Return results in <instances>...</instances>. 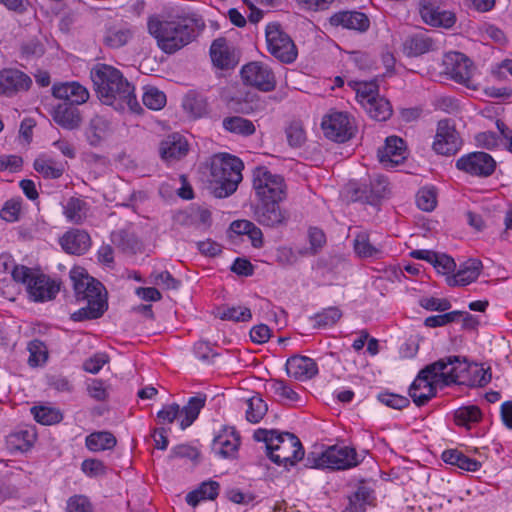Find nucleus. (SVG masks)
<instances>
[{
    "label": "nucleus",
    "mask_w": 512,
    "mask_h": 512,
    "mask_svg": "<svg viewBox=\"0 0 512 512\" xmlns=\"http://www.w3.org/2000/svg\"><path fill=\"white\" fill-rule=\"evenodd\" d=\"M422 308L429 311L444 312L451 307V303L447 299H439L434 297H425L419 301Z\"/></svg>",
    "instance_id": "nucleus-62"
},
{
    "label": "nucleus",
    "mask_w": 512,
    "mask_h": 512,
    "mask_svg": "<svg viewBox=\"0 0 512 512\" xmlns=\"http://www.w3.org/2000/svg\"><path fill=\"white\" fill-rule=\"evenodd\" d=\"M244 235L250 239L253 247L263 246V233L257 226H230L227 230L228 238L235 243Z\"/></svg>",
    "instance_id": "nucleus-39"
},
{
    "label": "nucleus",
    "mask_w": 512,
    "mask_h": 512,
    "mask_svg": "<svg viewBox=\"0 0 512 512\" xmlns=\"http://www.w3.org/2000/svg\"><path fill=\"white\" fill-rule=\"evenodd\" d=\"M243 162L230 154H217L210 162V183L217 198L232 195L242 181Z\"/></svg>",
    "instance_id": "nucleus-5"
},
{
    "label": "nucleus",
    "mask_w": 512,
    "mask_h": 512,
    "mask_svg": "<svg viewBox=\"0 0 512 512\" xmlns=\"http://www.w3.org/2000/svg\"><path fill=\"white\" fill-rule=\"evenodd\" d=\"M252 184L259 201L255 214L260 224L296 221L279 208V202L286 197V184L281 175L272 173L265 166H259L253 170Z\"/></svg>",
    "instance_id": "nucleus-1"
},
{
    "label": "nucleus",
    "mask_w": 512,
    "mask_h": 512,
    "mask_svg": "<svg viewBox=\"0 0 512 512\" xmlns=\"http://www.w3.org/2000/svg\"><path fill=\"white\" fill-rule=\"evenodd\" d=\"M437 272L443 275H449L456 268L454 259L446 254L437 253V259L432 264Z\"/></svg>",
    "instance_id": "nucleus-63"
},
{
    "label": "nucleus",
    "mask_w": 512,
    "mask_h": 512,
    "mask_svg": "<svg viewBox=\"0 0 512 512\" xmlns=\"http://www.w3.org/2000/svg\"><path fill=\"white\" fill-rule=\"evenodd\" d=\"M81 470L89 477H97L106 474V467L101 460L86 459L82 462Z\"/></svg>",
    "instance_id": "nucleus-60"
},
{
    "label": "nucleus",
    "mask_w": 512,
    "mask_h": 512,
    "mask_svg": "<svg viewBox=\"0 0 512 512\" xmlns=\"http://www.w3.org/2000/svg\"><path fill=\"white\" fill-rule=\"evenodd\" d=\"M12 278L25 286L28 299L32 302L52 301L60 291L59 281L23 265L13 268Z\"/></svg>",
    "instance_id": "nucleus-7"
},
{
    "label": "nucleus",
    "mask_w": 512,
    "mask_h": 512,
    "mask_svg": "<svg viewBox=\"0 0 512 512\" xmlns=\"http://www.w3.org/2000/svg\"><path fill=\"white\" fill-rule=\"evenodd\" d=\"M207 99L195 90H190L183 98V109L193 118H200L207 113Z\"/></svg>",
    "instance_id": "nucleus-34"
},
{
    "label": "nucleus",
    "mask_w": 512,
    "mask_h": 512,
    "mask_svg": "<svg viewBox=\"0 0 512 512\" xmlns=\"http://www.w3.org/2000/svg\"><path fill=\"white\" fill-rule=\"evenodd\" d=\"M28 351L30 353L28 362L31 366H38L47 360V348L40 340L31 341L28 344Z\"/></svg>",
    "instance_id": "nucleus-54"
},
{
    "label": "nucleus",
    "mask_w": 512,
    "mask_h": 512,
    "mask_svg": "<svg viewBox=\"0 0 512 512\" xmlns=\"http://www.w3.org/2000/svg\"><path fill=\"white\" fill-rule=\"evenodd\" d=\"M253 437L266 444L267 455L275 464L294 466L304 457L303 446L293 433L260 428L254 432Z\"/></svg>",
    "instance_id": "nucleus-4"
},
{
    "label": "nucleus",
    "mask_w": 512,
    "mask_h": 512,
    "mask_svg": "<svg viewBox=\"0 0 512 512\" xmlns=\"http://www.w3.org/2000/svg\"><path fill=\"white\" fill-rule=\"evenodd\" d=\"M50 113L54 122L64 129L73 130L82 121L79 110L68 103L57 104Z\"/></svg>",
    "instance_id": "nucleus-30"
},
{
    "label": "nucleus",
    "mask_w": 512,
    "mask_h": 512,
    "mask_svg": "<svg viewBox=\"0 0 512 512\" xmlns=\"http://www.w3.org/2000/svg\"><path fill=\"white\" fill-rule=\"evenodd\" d=\"M210 57L214 66L220 69L232 68L237 63L232 46L223 37L217 38L212 42Z\"/></svg>",
    "instance_id": "nucleus-25"
},
{
    "label": "nucleus",
    "mask_w": 512,
    "mask_h": 512,
    "mask_svg": "<svg viewBox=\"0 0 512 512\" xmlns=\"http://www.w3.org/2000/svg\"><path fill=\"white\" fill-rule=\"evenodd\" d=\"M307 460L315 468H329L333 470H345L357 466L360 463L357 452L348 446H331L326 449L318 458L311 457Z\"/></svg>",
    "instance_id": "nucleus-11"
},
{
    "label": "nucleus",
    "mask_w": 512,
    "mask_h": 512,
    "mask_svg": "<svg viewBox=\"0 0 512 512\" xmlns=\"http://www.w3.org/2000/svg\"><path fill=\"white\" fill-rule=\"evenodd\" d=\"M285 133L291 147L299 148L306 142V132L301 121L294 120L290 122Z\"/></svg>",
    "instance_id": "nucleus-52"
},
{
    "label": "nucleus",
    "mask_w": 512,
    "mask_h": 512,
    "mask_svg": "<svg viewBox=\"0 0 512 512\" xmlns=\"http://www.w3.org/2000/svg\"><path fill=\"white\" fill-rule=\"evenodd\" d=\"M419 13L424 21L432 27L449 29L456 23L453 12L440 7V0H419Z\"/></svg>",
    "instance_id": "nucleus-19"
},
{
    "label": "nucleus",
    "mask_w": 512,
    "mask_h": 512,
    "mask_svg": "<svg viewBox=\"0 0 512 512\" xmlns=\"http://www.w3.org/2000/svg\"><path fill=\"white\" fill-rule=\"evenodd\" d=\"M21 203L18 200H10L1 209L0 216L6 222H15L19 219Z\"/></svg>",
    "instance_id": "nucleus-61"
},
{
    "label": "nucleus",
    "mask_w": 512,
    "mask_h": 512,
    "mask_svg": "<svg viewBox=\"0 0 512 512\" xmlns=\"http://www.w3.org/2000/svg\"><path fill=\"white\" fill-rule=\"evenodd\" d=\"M308 239L311 248V255H316L326 244V235L322 229L317 226L310 227Z\"/></svg>",
    "instance_id": "nucleus-57"
},
{
    "label": "nucleus",
    "mask_w": 512,
    "mask_h": 512,
    "mask_svg": "<svg viewBox=\"0 0 512 512\" xmlns=\"http://www.w3.org/2000/svg\"><path fill=\"white\" fill-rule=\"evenodd\" d=\"M240 438L233 428L225 429L213 440V450L224 458L232 457L238 450Z\"/></svg>",
    "instance_id": "nucleus-32"
},
{
    "label": "nucleus",
    "mask_w": 512,
    "mask_h": 512,
    "mask_svg": "<svg viewBox=\"0 0 512 512\" xmlns=\"http://www.w3.org/2000/svg\"><path fill=\"white\" fill-rule=\"evenodd\" d=\"M66 512H93V508L87 497L75 495L68 499Z\"/></svg>",
    "instance_id": "nucleus-58"
},
{
    "label": "nucleus",
    "mask_w": 512,
    "mask_h": 512,
    "mask_svg": "<svg viewBox=\"0 0 512 512\" xmlns=\"http://www.w3.org/2000/svg\"><path fill=\"white\" fill-rule=\"evenodd\" d=\"M456 168L470 176L487 178L496 170L494 158L483 151H475L462 155L456 160Z\"/></svg>",
    "instance_id": "nucleus-14"
},
{
    "label": "nucleus",
    "mask_w": 512,
    "mask_h": 512,
    "mask_svg": "<svg viewBox=\"0 0 512 512\" xmlns=\"http://www.w3.org/2000/svg\"><path fill=\"white\" fill-rule=\"evenodd\" d=\"M34 168L44 177L51 179L59 178L64 172L63 164L56 163L45 157H38L34 162Z\"/></svg>",
    "instance_id": "nucleus-43"
},
{
    "label": "nucleus",
    "mask_w": 512,
    "mask_h": 512,
    "mask_svg": "<svg viewBox=\"0 0 512 512\" xmlns=\"http://www.w3.org/2000/svg\"><path fill=\"white\" fill-rule=\"evenodd\" d=\"M380 162L386 167H394L406 158V146L403 139L397 136L386 138L385 145L378 150Z\"/></svg>",
    "instance_id": "nucleus-20"
},
{
    "label": "nucleus",
    "mask_w": 512,
    "mask_h": 512,
    "mask_svg": "<svg viewBox=\"0 0 512 512\" xmlns=\"http://www.w3.org/2000/svg\"><path fill=\"white\" fill-rule=\"evenodd\" d=\"M461 315V311H451L441 315H433L427 317L424 321V324L430 328L441 327L459 320Z\"/></svg>",
    "instance_id": "nucleus-55"
},
{
    "label": "nucleus",
    "mask_w": 512,
    "mask_h": 512,
    "mask_svg": "<svg viewBox=\"0 0 512 512\" xmlns=\"http://www.w3.org/2000/svg\"><path fill=\"white\" fill-rule=\"evenodd\" d=\"M408 56H419L438 49L437 42L427 32H418L408 36L403 43Z\"/></svg>",
    "instance_id": "nucleus-29"
},
{
    "label": "nucleus",
    "mask_w": 512,
    "mask_h": 512,
    "mask_svg": "<svg viewBox=\"0 0 512 512\" xmlns=\"http://www.w3.org/2000/svg\"><path fill=\"white\" fill-rule=\"evenodd\" d=\"M99 100L118 111L138 113L141 107L136 99L134 87L113 66L99 63L90 72Z\"/></svg>",
    "instance_id": "nucleus-2"
},
{
    "label": "nucleus",
    "mask_w": 512,
    "mask_h": 512,
    "mask_svg": "<svg viewBox=\"0 0 512 512\" xmlns=\"http://www.w3.org/2000/svg\"><path fill=\"white\" fill-rule=\"evenodd\" d=\"M36 432L33 428L20 429L12 432L7 437V445L14 451H27L36 441Z\"/></svg>",
    "instance_id": "nucleus-33"
},
{
    "label": "nucleus",
    "mask_w": 512,
    "mask_h": 512,
    "mask_svg": "<svg viewBox=\"0 0 512 512\" xmlns=\"http://www.w3.org/2000/svg\"><path fill=\"white\" fill-rule=\"evenodd\" d=\"M482 269V262L476 258L466 260L453 275L447 276V284L451 287L466 286L479 277Z\"/></svg>",
    "instance_id": "nucleus-27"
},
{
    "label": "nucleus",
    "mask_w": 512,
    "mask_h": 512,
    "mask_svg": "<svg viewBox=\"0 0 512 512\" xmlns=\"http://www.w3.org/2000/svg\"><path fill=\"white\" fill-rule=\"evenodd\" d=\"M370 500V491L368 488L361 486L348 497V505L345 512H363Z\"/></svg>",
    "instance_id": "nucleus-46"
},
{
    "label": "nucleus",
    "mask_w": 512,
    "mask_h": 512,
    "mask_svg": "<svg viewBox=\"0 0 512 512\" xmlns=\"http://www.w3.org/2000/svg\"><path fill=\"white\" fill-rule=\"evenodd\" d=\"M356 92V98L364 106L366 100H373L379 96V87L376 82H353L351 84Z\"/></svg>",
    "instance_id": "nucleus-49"
},
{
    "label": "nucleus",
    "mask_w": 512,
    "mask_h": 512,
    "mask_svg": "<svg viewBox=\"0 0 512 512\" xmlns=\"http://www.w3.org/2000/svg\"><path fill=\"white\" fill-rule=\"evenodd\" d=\"M75 295L78 300H86L87 305L72 314V319L82 321L96 319L107 309V302L102 294L103 286L96 279L90 277L82 267H74L70 271Z\"/></svg>",
    "instance_id": "nucleus-3"
},
{
    "label": "nucleus",
    "mask_w": 512,
    "mask_h": 512,
    "mask_svg": "<svg viewBox=\"0 0 512 512\" xmlns=\"http://www.w3.org/2000/svg\"><path fill=\"white\" fill-rule=\"evenodd\" d=\"M441 383L431 364L422 369L409 388V395L417 406L425 405L436 394L434 384Z\"/></svg>",
    "instance_id": "nucleus-16"
},
{
    "label": "nucleus",
    "mask_w": 512,
    "mask_h": 512,
    "mask_svg": "<svg viewBox=\"0 0 512 512\" xmlns=\"http://www.w3.org/2000/svg\"><path fill=\"white\" fill-rule=\"evenodd\" d=\"M217 317L221 320L246 322L252 318L251 311L244 306H224L217 309Z\"/></svg>",
    "instance_id": "nucleus-41"
},
{
    "label": "nucleus",
    "mask_w": 512,
    "mask_h": 512,
    "mask_svg": "<svg viewBox=\"0 0 512 512\" xmlns=\"http://www.w3.org/2000/svg\"><path fill=\"white\" fill-rule=\"evenodd\" d=\"M188 150V142L180 133H170L162 140V160L178 161L186 156Z\"/></svg>",
    "instance_id": "nucleus-28"
},
{
    "label": "nucleus",
    "mask_w": 512,
    "mask_h": 512,
    "mask_svg": "<svg viewBox=\"0 0 512 512\" xmlns=\"http://www.w3.org/2000/svg\"><path fill=\"white\" fill-rule=\"evenodd\" d=\"M267 49L269 53L282 63H292L298 52L291 37L277 22L267 24L265 29Z\"/></svg>",
    "instance_id": "nucleus-8"
},
{
    "label": "nucleus",
    "mask_w": 512,
    "mask_h": 512,
    "mask_svg": "<svg viewBox=\"0 0 512 512\" xmlns=\"http://www.w3.org/2000/svg\"><path fill=\"white\" fill-rule=\"evenodd\" d=\"M287 374L296 380L311 379L318 373L316 362L306 356H292L286 362Z\"/></svg>",
    "instance_id": "nucleus-24"
},
{
    "label": "nucleus",
    "mask_w": 512,
    "mask_h": 512,
    "mask_svg": "<svg viewBox=\"0 0 512 512\" xmlns=\"http://www.w3.org/2000/svg\"><path fill=\"white\" fill-rule=\"evenodd\" d=\"M108 361L109 358L105 353H97L84 362L83 368L89 373L96 374Z\"/></svg>",
    "instance_id": "nucleus-64"
},
{
    "label": "nucleus",
    "mask_w": 512,
    "mask_h": 512,
    "mask_svg": "<svg viewBox=\"0 0 512 512\" xmlns=\"http://www.w3.org/2000/svg\"><path fill=\"white\" fill-rule=\"evenodd\" d=\"M481 411L477 406L471 405L458 408L454 413L455 423L459 426L470 428L471 423L478 422Z\"/></svg>",
    "instance_id": "nucleus-47"
},
{
    "label": "nucleus",
    "mask_w": 512,
    "mask_h": 512,
    "mask_svg": "<svg viewBox=\"0 0 512 512\" xmlns=\"http://www.w3.org/2000/svg\"><path fill=\"white\" fill-rule=\"evenodd\" d=\"M333 26H342L346 29L365 32L369 29L370 20L362 12L359 11H340L333 14L330 18Z\"/></svg>",
    "instance_id": "nucleus-26"
},
{
    "label": "nucleus",
    "mask_w": 512,
    "mask_h": 512,
    "mask_svg": "<svg viewBox=\"0 0 512 512\" xmlns=\"http://www.w3.org/2000/svg\"><path fill=\"white\" fill-rule=\"evenodd\" d=\"M342 317V311L335 306L323 309L314 315L315 326L328 327L336 324Z\"/></svg>",
    "instance_id": "nucleus-53"
},
{
    "label": "nucleus",
    "mask_w": 512,
    "mask_h": 512,
    "mask_svg": "<svg viewBox=\"0 0 512 512\" xmlns=\"http://www.w3.org/2000/svg\"><path fill=\"white\" fill-rule=\"evenodd\" d=\"M416 203L423 211H432L436 206V193L433 189L423 188L416 195Z\"/></svg>",
    "instance_id": "nucleus-56"
},
{
    "label": "nucleus",
    "mask_w": 512,
    "mask_h": 512,
    "mask_svg": "<svg viewBox=\"0 0 512 512\" xmlns=\"http://www.w3.org/2000/svg\"><path fill=\"white\" fill-rule=\"evenodd\" d=\"M117 440L114 435L107 431L91 433L86 437V446L90 451L100 452L114 448Z\"/></svg>",
    "instance_id": "nucleus-40"
},
{
    "label": "nucleus",
    "mask_w": 512,
    "mask_h": 512,
    "mask_svg": "<svg viewBox=\"0 0 512 512\" xmlns=\"http://www.w3.org/2000/svg\"><path fill=\"white\" fill-rule=\"evenodd\" d=\"M110 136V125L102 117H95L91 120L86 131V137L90 145L98 146Z\"/></svg>",
    "instance_id": "nucleus-38"
},
{
    "label": "nucleus",
    "mask_w": 512,
    "mask_h": 512,
    "mask_svg": "<svg viewBox=\"0 0 512 512\" xmlns=\"http://www.w3.org/2000/svg\"><path fill=\"white\" fill-rule=\"evenodd\" d=\"M32 83L31 78L18 69H3L0 71V94L27 90Z\"/></svg>",
    "instance_id": "nucleus-21"
},
{
    "label": "nucleus",
    "mask_w": 512,
    "mask_h": 512,
    "mask_svg": "<svg viewBox=\"0 0 512 512\" xmlns=\"http://www.w3.org/2000/svg\"><path fill=\"white\" fill-rule=\"evenodd\" d=\"M223 128L229 132L243 137L251 136L255 133L254 123L241 116L226 117L222 121Z\"/></svg>",
    "instance_id": "nucleus-37"
},
{
    "label": "nucleus",
    "mask_w": 512,
    "mask_h": 512,
    "mask_svg": "<svg viewBox=\"0 0 512 512\" xmlns=\"http://www.w3.org/2000/svg\"><path fill=\"white\" fill-rule=\"evenodd\" d=\"M353 246L355 253L360 258L376 257L381 252L380 247L372 244L366 233H359L354 239Z\"/></svg>",
    "instance_id": "nucleus-42"
},
{
    "label": "nucleus",
    "mask_w": 512,
    "mask_h": 512,
    "mask_svg": "<svg viewBox=\"0 0 512 512\" xmlns=\"http://www.w3.org/2000/svg\"><path fill=\"white\" fill-rule=\"evenodd\" d=\"M431 368L436 369L440 381L444 385L459 384L468 385L471 383L473 369L459 356H448L431 363Z\"/></svg>",
    "instance_id": "nucleus-10"
},
{
    "label": "nucleus",
    "mask_w": 512,
    "mask_h": 512,
    "mask_svg": "<svg viewBox=\"0 0 512 512\" xmlns=\"http://www.w3.org/2000/svg\"><path fill=\"white\" fill-rule=\"evenodd\" d=\"M241 76L245 84L264 92L272 91L276 86L272 70L261 62H250L244 65L241 69Z\"/></svg>",
    "instance_id": "nucleus-18"
},
{
    "label": "nucleus",
    "mask_w": 512,
    "mask_h": 512,
    "mask_svg": "<svg viewBox=\"0 0 512 512\" xmlns=\"http://www.w3.org/2000/svg\"><path fill=\"white\" fill-rule=\"evenodd\" d=\"M194 29L187 24L183 11L165 6L162 11V52L172 54L189 44Z\"/></svg>",
    "instance_id": "nucleus-6"
},
{
    "label": "nucleus",
    "mask_w": 512,
    "mask_h": 512,
    "mask_svg": "<svg viewBox=\"0 0 512 512\" xmlns=\"http://www.w3.org/2000/svg\"><path fill=\"white\" fill-rule=\"evenodd\" d=\"M378 399L381 403L394 409H402L409 405L407 397L388 392L380 393Z\"/></svg>",
    "instance_id": "nucleus-59"
},
{
    "label": "nucleus",
    "mask_w": 512,
    "mask_h": 512,
    "mask_svg": "<svg viewBox=\"0 0 512 512\" xmlns=\"http://www.w3.org/2000/svg\"><path fill=\"white\" fill-rule=\"evenodd\" d=\"M55 98L65 100L70 104H83L89 99L88 90L78 82L55 83L52 87Z\"/></svg>",
    "instance_id": "nucleus-23"
},
{
    "label": "nucleus",
    "mask_w": 512,
    "mask_h": 512,
    "mask_svg": "<svg viewBox=\"0 0 512 512\" xmlns=\"http://www.w3.org/2000/svg\"><path fill=\"white\" fill-rule=\"evenodd\" d=\"M63 213L68 221L82 222L93 213L89 200L80 197H72L63 204Z\"/></svg>",
    "instance_id": "nucleus-31"
},
{
    "label": "nucleus",
    "mask_w": 512,
    "mask_h": 512,
    "mask_svg": "<svg viewBox=\"0 0 512 512\" xmlns=\"http://www.w3.org/2000/svg\"><path fill=\"white\" fill-rule=\"evenodd\" d=\"M60 244L66 253L82 255L91 247V237L84 229L74 228L60 238Z\"/></svg>",
    "instance_id": "nucleus-22"
},
{
    "label": "nucleus",
    "mask_w": 512,
    "mask_h": 512,
    "mask_svg": "<svg viewBox=\"0 0 512 512\" xmlns=\"http://www.w3.org/2000/svg\"><path fill=\"white\" fill-rule=\"evenodd\" d=\"M463 141L456 130L455 122L451 119L438 121L436 134L432 143L435 153L443 156L455 155L462 147Z\"/></svg>",
    "instance_id": "nucleus-12"
},
{
    "label": "nucleus",
    "mask_w": 512,
    "mask_h": 512,
    "mask_svg": "<svg viewBox=\"0 0 512 512\" xmlns=\"http://www.w3.org/2000/svg\"><path fill=\"white\" fill-rule=\"evenodd\" d=\"M324 135L335 142L344 143L355 133V124L345 112L332 111L325 115L321 123Z\"/></svg>",
    "instance_id": "nucleus-13"
},
{
    "label": "nucleus",
    "mask_w": 512,
    "mask_h": 512,
    "mask_svg": "<svg viewBox=\"0 0 512 512\" xmlns=\"http://www.w3.org/2000/svg\"><path fill=\"white\" fill-rule=\"evenodd\" d=\"M269 391L282 400L291 402L298 401V394L283 380L271 379L268 383Z\"/></svg>",
    "instance_id": "nucleus-51"
},
{
    "label": "nucleus",
    "mask_w": 512,
    "mask_h": 512,
    "mask_svg": "<svg viewBox=\"0 0 512 512\" xmlns=\"http://www.w3.org/2000/svg\"><path fill=\"white\" fill-rule=\"evenodd\" d=\"M445 73L455 82L472 87L474 67L469 58L460 52H449L444 56Z\"/></svg>",
    "instance_id": "nucleus-17"
},
{
    "label": "nucleus",
    "mask_w": 512,
    "mask_h": 512,
    "mask_svg": "<svg viewBox=\"0 0 512 512\" xmlns=\"http://www.w3.org/2000/svg\"><path fill=\"white\" fill-rule=\"evenodd\" d=\"M204 405L205 398L191 397L182 409H180V406L176 403L162 406V421L171 423L175 419H178L180 428L185 430L198 418Z\"/></svg>",
    "instance_id": "nucleus-15"
},
{
    "label": "nucleus",
    "mask_w": 512,
    "mask_h": 512,
    "mask_svg": "<svg viewBox=\"0 0 512 512\" xmlns=\"http://www.w3.org/2000/svg\"><path fill=\"white\" fill-rule=\"evenodd\" d=\"M246 419L251 423H258L268 410L267 404L259 396H253L247 400Z\"/></svg>",
    "instance_id": "nucleus-48"
},
{
    "label": "nucleus",
    "mask_w": 512,
    "mask_h": 512,
    "mask_svg": "<svg viewBox=\"0 0 512 512\" xmlns=\"http://www.w3.org/2000/svg\"><path fill=\"white\" fill-rule=\"evenodd\" d=\"M362 107L376 121L388 120L393 112L390 102L380 95L373 100H366L365 105Z\"/></svg>",
    "instance_id": "nucleus-35"
},
{
    "label": "nucleus",
    "mask_w": 512,
    "mask_h": 512,
    "mask_svg": "<svg viewBox=\"0 0 512 512\" xmlns=\"http://www.w3.org/2000/svg\"><path fill=\"white\" fill-rule=\"evenodd\" d=\"M388 181L384 177H377L366 182H350L346 187V197L353 202H362L371 205L374 209L389 193Z\"/></svg>",
    "instance_id": "nucleus-9"
},
{
    "label": "nucleus",
    "mask_w": 512,
    "mask_h": 512,
    "mask_svg": "<svg viewBox=\"0 0 512 512\" xmlns=\"http://www.w3.org/2000/svg\"><path fill=\"white\" fill-rule=\"evenodd\" d=\"M111 241L124 251L134 252L139 248L138 240L130 235L126 229H118L111 233Z\"/></svg>",
    "instance_id": "nucleus-50"
},
{
    "label": "nucleus",
    "mask_w": 512,
    "mask_h": 512,
    "mask_svg": "<svg viewBox=\"0 0 512 512\" xmlns=\"http://www.w3.org/2000/svg\"><path fill=\"white\" fill-rule=\"evenodd\" d=\"M31 413L38 423L43 425H52L62 420V414L59 410L48 406H34Z\"/></svg>",
    "instance_id": "nucleus-45"
},
{
    "label": "nucleus",
    "mask_w": 512,
    "mask_h": 512,
    "mask_svg": "<svg viewBox=\"0 0 512 512\" xmlns=\"http://www.w3.org/2000/svg\"><path fill=\"white\" fill-rule=\"evenodd\" d=\"M132 37L129 28L126 27H113L109 28L104 36V42L111 48H119L125 45Z\"/></svg>",
    "instance_id": "nucleus-44"
},
{
    "label": "nucleus",
    "mask_w": 512,
    "mask_h": 512,
    "mask_svg": "<svg viewBox=\"0 0 512 512\" xmlns=\"http://www.w3.org/2000/svg\"><path fill=\"white\" fill-rule=\"evenodd\" d=\"M442 460L450 465L459 467L462 470L475 472L481 464L475 459L469 458L457 449L445 450L442 453Z\"/></svg>",
    "instance_id": "nucleus-36"
}]
</instances>
